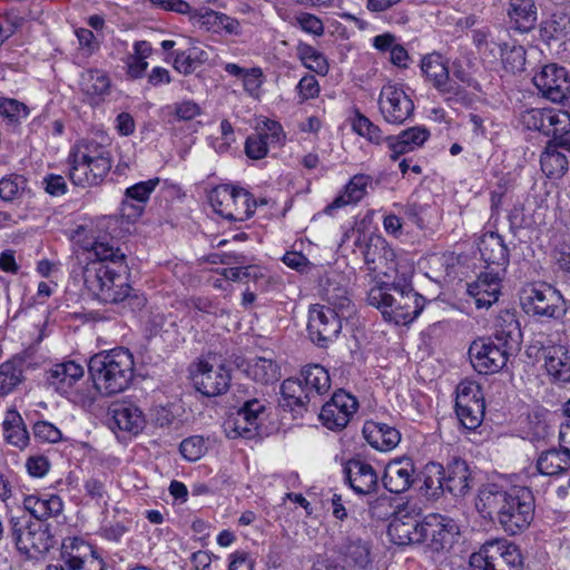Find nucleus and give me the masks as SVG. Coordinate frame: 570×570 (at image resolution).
Here are the masks:
<instances>
[{"label":"nucleus","mask_w":570,"mask_h":570,"mask_svg":"<svg viewBox=\"0 0 570 570\" xmlns=\"http://www.w3.org/2000/svg\"><path fill=\"white\" fill-rule=\"evenodd\" d=\"M415 480V464L410 458H397L391 460L384 470L382 482L391 493H403L407 491Z\"/></svg>","instance_id":"obj_24"},{"label":"nucleus","mask_w":570,"mask_h":570,"mask_svg":"<svg viewBox=\"0 0 570 570\" xmlns=\"http://www.w3.org/2000/svg\"><path fill=\"white\" fill-rule=\"evenodd\" d=\"M421 521L415 517H410L399 512L389 525V535L391 540L399 546L420 543Z\"/></svg>","instance_id":"obj_33"},{"label":"nucleus","mask_w":570,"mask_h":570,"mask_svg":"<svg viewBox=\"0 0 570 570\" xmlns=\"http://www.w3.org/2000/svg\"><path fill=\"white\" fill-rule=\"evenodd\" d=\"M110 428L137 435L146 426V416L141 409L131 402H118L109 407Z\"/></svg>","instance_id":"obj_25"},{"label":"nucleus","mask_w":570,"mask_h":570,"mask_svg":"<svg viewBox=\"0 0 570 570\" xmlns=\"http://www.w3.org/2000/svg\"><path fill=\"white\" fill-rule=\"evenodd\" d=\"M470 566L472 570H522L523 559L517 544L493 539L471 554Z\"/></svg>","instance_id":"obj_7"},{"label":"nucleus","mask_w":570,"mask_h":570,"mask_svg":"<svg viewBox=\"0 0 570 570\" xmlns=\"http://www.w3.org/2000/svg\"><path fill=\"white\" fill-rule=\"evenodd\" d=\"M522 304L527 313L544 317H557L564 311L562 295L547 283L528 286L523 291Z\"/></svg>","instance_id":"obj_13"},{"label":"nucleus","mask_w":570,"mask_h":570,"mask_svg":"<svg viewBox=\"0 0 570 570\" xmlns=\"http://www.w3.org/2000/svg\"><path fill=\"white\" fill-rule=\"evenodd\" d=\"M88 370L100 394H118L126 391L135 377L134 355L125 347L104 351L90 357Z\"/></svg>","instance_id":"obj_4"},{"label":"nucleus","mask_w":570,"mask_h":570,"mask_svg":"<svg viewBox=\"0 0 570 570\" xmlns=\"http://www.w3.org/2000/svg\"><path fill=\"white\" fill-rule=\"evenodd\" d=\"M357 409L358 402L353 395L338 391L323 405L320 420L328 430L341 431L346 428Z\"/></svg>","instance_id":"obj_20"},{"label":"nucleus","mask_w":570,"mask_h":570,"mask_svg":"<svg viewBox=\"0 0 570 570\" xmlns=\"http://www.w3.org/2000/svg\"><path fill=\"white\" fill-rule=\"evenodd\" d=\"M282 401L281 405L291 411H301L305 409L311 401L301 379H286L281 385Z\"/></svg>","instance_id":"obj_41"},{"label":"nucleus","mask_w":570,"mask_h":570,"mask_svg":"<svg viewBox=\"0 0 570 570\" xmlns=\"http://www.w3.org/2000/svg\"><path fill=\"white\" fill-rule=\"evenodd\" d=\"M324 296L328 307L338 312L344 318L350 316L352 304L344 287L328 285L324 288Z\"/></svg>","instance_id":"obj_52"},{"label":"nucleus","mask_w":570,"mask_h":570,"mask_svg":"<svg viewBox=\"0 0 570 570\" xmlns=\"http://www.w3.org/2000/svg\"><path fill=\"white\" fill-rule=\"evenodd\" d=\"M475 509L484 518L495 521L509 535L525 531L534 518V497L527 487L502 489L488 484L479 490Z\"/></svg>","instance_id":"obj_2"},{"label":"nucleus","mask_w":570,"mask_h":570,"mask_svg":"<svg viewBox=\"0 0 570 570\" xmlns=\"http://www.w3.org/2000/svg\"><path fill=\"white\" fill-rule=\"evenodd\" d=\"M213 209L229 220L244 222L252 217L256 204L252 195L229 185H219L209 194Z\"/></svg>","instance_id":"obj_11"},{"label":"nucleus","mask_w":570,"mask_h":570,"mask_svg":"<svg viewBox=\"0 0 570 570\" xmlns=\"http://www.w3.org/2000/svg\"><path fill=\"white\" fill-rule=\"evenodd\" d=\"M444 468L438 462H429L422 471L421 490L430 499H438L445 491Z\"/></svg>","instance_id":"obj_45"},{"label":"nucleus","mask_w":570,"mask_h":570,"mask_svg":"<svg viewBox=\"0 0 570 570\" xmlns=\"http://www.w3.org/2000/svg\"><path fill=\"white\" fill-rule=\"evenodd\" d=\"M337 552L348 567L364 569L371 562L370 547L360 538H346L338 546Z\"/></svg>","instance_id":"obj_40"},{"label":"nucleus","mask_w":570,"mask_h":570,"mask_svg":"<svg viewBox=\"0 0 570 570\" xmlns=\"http://www.w3.org/2000/svg\"><path fill=\"white\" fill-rule=\"evenodd\" d=\"M498 50L505 70L510 72L521 71L525 63V49L515 42L498 45Z\"/></svg>","instance_id":"obj_49"},{"label":"nucleus","mask_w":570,"mask_h":570,"mask_svg":"<svg viewBox=\"0 0 570 570\" xmlns=\"http://www.w3.org/2000/svg\"><path fill=\"white\" fill-rule=\"evenodd\" d=\"M265 411V404L261 400L253 399L246 401L242 409L238 410L237 414L240 416H246V421L253 423V425L258 431L261 415Z\"/></svg>","instance_id":"obj_62"},{"label":"nucleus","mask_w":570,"mask_h":570,"mask_svg":"<svg viewBox=\"0 0 570 570\" xmlns=\"http://www.w3.org/2000/svg\"><path fill=\"white\" fill-rule=\"evenodd\" d=\"M344 473L351 489L361 495L374 493L379 488V475L372 464L362 460H350Z\"/></svg>","instance_id":"obj_26"},{"label":"nucleus","mask_w":570,"mask_h":570,"mask_svg":"<svg viewBox=\"0 0 570 570\" xmlns=\"http://www.w3.org/2000/svg\"><path fill=\"white\" fill-rule=\"evenodd\" d=\"M504 273L487 269L475 281L468 284L466 292L473 298L476 308H489L499 299L501 281Z\"/></svg>","instance_id":"obj_23"},{"label":"nucleus","mask_w":570,"mask_h":570,"mask_svg":"<svg viewBox=\"0 0 570 570\" xmlns=\"http://www.w3.org/2000/svg\"><path fill=\"white\" fill-rule=\"evenodd\" d=\"M27 179L17 174L8 175L0 179V198L4 202H13L24 191Z\"/></svg>","instance_id":"obj_56"},{"label":"nucleus","mask_w":570,"mask_h":570,"mask_svg":"<svg viewBox=\"0 0 570 570\" xmlns=\"http://www.w3.org/2000/svg\"><path fill=\"white\" fill-rule=\"evenodd\" d=\"M412 273L402 272L400 279L392 284L381 283L370 288L367 302L370 305L381 309L385 321L395 325H407L412 323L424 307V297L416 293L411 284Z\"/></svg>","instance_id":"obj_3"},{"label":"nucleus","mask_w":570,"mask_h":570,"mask_svg":"<svg viewBox=\"0 0 570 570\" xmlns=\"http://www.w3.org/2000/svg\"><path fill=\"white\" fill-rule=\"evenodd\" d=\"M379 109L386 122L402 125L413 115L414 102L403 86L387 82L380 91Z\"/></svg>","instance_id":"obj_15"},{"label":"nucleus","mask_w":570,"mask_h":570,"mask_svg":"<svg viewBox=\"0 0 570 570\" xmlns=\"http://www.w3.org/2000/svg\"><path fill=\"white\" fill-rule=\"evenodd\" d=\"M421 70L426 80L445 99L453 96H460L459 87L454 86L450 79V69L440 53H430L423 57Z\"/></svg>","instance_id":"obj_22"},{"label":"nucleus","mask_w":570,"mask_h":570,"mask_svg":"<svg viewBox=\"0 0 570 570\" xmlns=\"http://www.w3.org/2000/svg\"><path fill=\"white\" fill-rule=\"evenodd\" d=\"M297 57L306 68L318 73H325L328 69L325 57L308 43L299 42L297 45Z\"/></svg>","instance_id":"obj_50"},{"label":"nucleus","mask_w":570,"mask_h":570,"mask_svg":"<svg viewBox=\"0 0 570 570\" xmlns=\"http://www.w3.org/2000/svg\"><path fill=\"white\" fill-rule=\"evenodd\" d=\"M352 129L357 135L366 138L370 142L380 145L383 140H385L380 127L358 111L355 114L352 120Z\"/></svg>","instance_id":"obj_54"},{"label":"nucleus","mask_w":570,"mask_h":570,"mask_svg":"<svg viewBox=\"0 0 570 570\" xmlns=\"http://www.w3.org/2000/svg\"><path fill=\"white\" fill-rule=\"evenodd\" d=\"M521 124L529 130L550 136L570 155V112L559 108H531L522 112Z\"/></svg>","instance_id":"obj_6"},{"label":"nucleus","mask_w":570,"mask_h":570,"mask_svg":"<svg viewBox=\"0 0 570 570\" xmlns=\"http://www.w3.org/2000/svg\"><path fill=\"white\" fill-rule=\"evenodd\" d=\"M179 450L186 460L195 462L207 452V443L203 436L193 435L181 441Z\"/></svg>","instance_id":"obj_59"},{"label":"nucleus","mask_w":570,"mask_h":570,"mask_svg":"<svg viewBox=\"0 0 570 570\" xmlns=\"http://www.w3.org/2000/svg\"><path fill=\"white\" fill-rule=\"evenodd\" d=\"M532 80L539 94L554 104L570 97V77L562 66L548 63L533 76Z\"/></svg>","instance_id":"obj_16"},{"label":"nucleus","mask_w":570,"mask_h":570,"mask_svg":"<svg viewBox=\"0 0 570 570\" xmlns=\"http://www.w3.org/2000/svg\"><path fill=\"white\" fill-rule=\"evenodd\" d=\"M79 86L87 101L92 106H98L109 96L111 79L106 71L90 68L81 72Z\"/></svg>","instance_id":"obj_29"},{"label":"nucleus","mask_w":570,"mask_h":570,"mask_svg":"<svg viewBox=\"0 0 570 570\" xmlns=\"http://www.w3.org/2000/svg\"><path fill=\"white\" fill-rule=\"evenodd\" d=\"M431 132L424 126H413L397 135L389 136L385 142L390 150V158L397 160L400 156L421 148L430 138Z\"/></svg>","instance_id":"obj_28"},{"label":"nucleus","mask_w":570,"mask_h":570,"mask_svg":"<svg viewBox=\"0 0 570 570\" xmlns=\"http://www.w3.org/2000/svg\"><path fill=\"white\" fill-rule=\"evenodd\" d=\"M372 181L373 179L370 175H354L344 186L342 193L337 195L334 200L325 208V212L330 214L334 209L357 204L366 195V189L372 184Z\"/></svg>","instance_id":"obj_34"},{"label":"nucleus","mask_w":570,"mask_h":570,"mask_svg":"<svg viewBox=\"0 0 570 570\" xmlns=\"http://www.w3.org/2000/svg\"><path fill=\"white\" fill-rule=\"evenodd\" d=\"M24 381L23 362L9 360L0 364V397L13 393Z\"/></svg>","instance_id":"obj_43"},{"label":"nucleus","mask_w":570,"mask_h":570,"mask_svg":"<svg viewBox=\"0 0 570 570\" xmlns=\"http://www.w3.org/2000/svg\"><path fill=\"white\" fill-rule=\"evenodd\" d=\"M75 35L78 39L80 50H82L87 57L99 50L100 43L91 30L78 28L75 30Z\"/></svg>","instance_id":"obj_63"},{"label":"nucleus","mask_w":570,"mask_h":570,"mask_svg":"<svg viewBox=\"0 0 570 570\" xmlns=\"http://www.w3.org/2000/svg\"><path fill=\"white\" fill-rule=\"evenodd\" d=\"M301 380L311 400L325 394L331 387L328 372L321 365H307L301 372Z\"/></svg>","instance_id":"obj_42"},{"label":"nucleus","mask_w":570,"mask_h":570,"mask_svg":"<svg viewBox=\"0 0 570 570\" xmlns=\"http://www.w3.org/2000/svg\"><path fill=\"white\" fill-rule=\"evenodd\" d=\"M33 435L37 440L48 443H57L62 439L61 431L48 421H38L33 425Z\"/></svg>","instance_id":"obj_61"},{"label":"nucleus","mask_w":570,"mask_h":570,"mask_svg":"<svg viewBox=\"0 0 570 570\" xmlns=\"http://www.w3.org/2000/svg\"><path fill=\"white\" fill-rule=\"evenodd\" d=\"M568 460H570V449H551L542 452L537 460V469L543 475H558L566 471Z\"/></svg>","instance_id":"obj_44"},{"label":"nucleus","mask_w":570,"mask_h":570,"mask_svg":"<svg viewBox=\"0 0 570 570\" xmlns=\"http://www.w3.org/2000/svg\"><path fill=\"white\" fill-rule=\"evenodd\" d=\"M451 82L459 87L460 96L448 98V101L465 102L468 98V89L480 90V83L471 76V73L463 67L461 62H453Z\"/></svg>","instance_id":"obj_48"},{"label":"nucleus","mask_w":570,"mask_h":570,"mask_svg":"<svg viewBox=\"0 0 570 570\" xmlns=\"http://www.w3.org/2000/svg\"><path fill=\"white\" fill-rule=\"evenodd\" d=\"M268 145H271L264 135L256 132L247 137L245 142V153L250 159H262L268 153Z\"/></svg>","instance_id":"obj_60"},{"label":"nucleus","mask_w":570,"mask_h":570,"mask_svg":"<svg viewBox=\"0 0 570 570\" xmlns=\"http://www.w3.org/2000/svg\"><path fill=\"white\" fill-rule=\"evenodd\" d=\"M246 416H240L236 414L234 419L227 420L224 424V431L228 439H237L243 438L246 440H252L258 435V431L253 425L246 421Z\"/></svg>","instance_id":"obj_53"},{"label":"nucleus","mask_w":570,"mask_h":570,"mask_svg":"<svg viewBox=\"0 0 570 570\" xmlns=\"http://www.w3.org/2000/svg\"><path fill=\"white\" fill-rule=\"evenodd\" d=\"M8 538L26 554L45 553L52 547L48 530L39 523H32L24 512L10 515Z\"/></svg>","instance_id":"obj_10"},{"label":"nucleus","mask_w":570,"mask_h":570,"mask_svg":"<svg viewBox=\"0 0 570 570\" xmlns=\"http://www.w3.org/2000/svg\"><path fill=\"white\" fill-rule=\"evenodd\" d=\"M483 393L474 382H462L456 390L455 412L460 423L468 430H475L484 416Z\"/></svg>","instance_id":"obj_14"},{"label":"nucleus","mask_w":570,"mask_h":570,"mask_svg":"<svg viewBox=\"0 0 570 570\" xmlns=\"http://www.w3.org/2000/svg\"><path fill=\"white\" fill-rule=\"evenodd\" d=\"M2 434L8 444L16 446L19 450L26 449L30 441L29 432L23 419L14 409H9L4 414Z\"/></svg>","instance_id":"obj_38"},{"label":"nucleus","mask_w":570,"mask_h":570,"mask_svg":"<svg viewBox=\"0 0 570 570\" xmlns=\"http://www.w3.org/2000/svg\"><path fill=\"white\" fill-rule=\"evenodd\" d=\"M509 334H495L493 338H478L469 348L472 366L480 374H493L502 370L512 351Z\"/></svg>","instance_id":"obj_8"},{"label":"nucleus","mask_w":570,"mask_h":570,"mask_svg":"<svg viewBox=\"0 0 570 570\" xmlns=\"http://www.w3.org/2000/svg\"><path fill=\"white\" fill-rule=\"evenodd\" d=\"M23 508L37 520H47L62 512L63 502L57 494L33 493L24 497Z\"/></svg>","instance_id":"obj_31"},{"label":"nucleus","mask_w":570,"mask_h":570,"mask_svg":"<svg viewBox=\"0 0 570 570\" xmlns=\"http://www.w3.org/2000/svg\"><path fill=\"white\" fill-rule=\"evenodd\" d=\"M420 543L432 554L448 550L459 533L455 521L446 515L430 513L423 518L420 527Z\"/></svg>","instance_id":"obj_12"},{"label":"nucleus","mask_w":570,"mask_h":570,"mask_svg":"<svg viewBox=\"0 0 570 570\" xmlns=\"http://www.w3.org/2000/svg\"><path fill=\"white\" fill-rule=\"evenodd\" d=\"M366 442L375 450L389 452L396 448L401 441V433L386 423L367 421L363 428Z\"/></svg>","instance_id":"obj_30"},{"label":"nucleus","mask_w":570,"mask_h":570,"mask_svg":"<svg viewBox=\"0 0 570 570\" xmlns=\"http://www.w3.org/2000/svg\"><path fill=\"white\" fill-rule=\"evenodd\" d=\"M153 6L180 14H188L189 21L207 32L219 33V20L223 12L209 8L193 10L185 0H148Z\"/></svg>","instance_id":"obj_21"},{"label":"nucleus","mask_w":570,"mask_h":570,"mask_svg":"<svg viewBox=\"0 0 570 570\" xmlns=\"http://www.w3.org/2000/svg\"><path fill=\"white\" fill-rule=\"evenodd\" d=\"M508 17L514 30L522 33L531 31L538 20L534 0H509Z\"/></svg>","instance_id":"obj_35"},{"label":"nucleus","mask_w":570,"mask_h":570,"mask_svg":"<svg viewBox=\"0 0 570 570\" xmlns=\"http://www.w3.org/2000/svg\"><path fill=\"white\" fill-rule=\"evenodd\" d=\"M194 384L202 394L206 396H216L225 393L230 384V373L228 368L213 360H200L197 368L193 373Z\"/></svg>","instance_id":"obj_19"},{"label":"nucleus","mask_w":570,"mask_h":570,"mask_svg":"<svg viewBox=\"0 0 570 570\" xmlns=\"http://www.w3.org/2000/svg\"><path fill=\"white\" fill-rule=\"evenodd\" d=\"M343 317L326 305H314L309 309L307 330L311 340L318 346L333 342L342 330Z\"/></svg>","instance_id":"obj_18"},{"label":"nucleus","mask_w":570,"mask_h":570,"mask_svg":"<svg viewBox=\"0 0 570 570\" xmlns=\"http://www.w3.org/2000/svg\"><path fill=\"white\" fill-rule=\"evenodd\" d=\"M244 91L253 99H259L263 95L265 76L261 67H253L246 70L243 79Z\"/></svg>","instance_id":"obj_58"},{"label":"nucleus","mask_w":570,"mask_h":570,"mask_svg":"<svg viewBox=\"0 0 570 570\" xmlns=\"http://www.w3.org/2000/svg\"><path fill=\"white\" fill-rule=\"evenodd\" d=\"M0 116L10 122H20L29 116V108L13 98H0Z\"/></svg>","instance_id":"obj_57"},{"label":"nucleus","mask_w":570,"mask_h":570,"mask_svg":"<svg viewBox=\"0 0 570 570\" xmlns=\"http://www.w3.org/2000/svg\"><path fill=\"white\" fill-rule=\"evenodd\" d=\"M95 258L82 269L83 286L96 299L106 304L125 301L131 292L126 255L108 242L83 245Z\"/></svg>","instance_id":"obj_1"},{"label":"nucleus","mask_w":570,"mask_h":570,"mask_svg":"<svg viewBox=\"0 0 570 570\" xmlns=\"http://www.w3.org/2000/svg\"><path fill=\"white\" fill-rule=\"evenodd\" d=\"M562 145L556 141H548L540 156L542 171L550 178L562 177L569 167L568 157L561 151Z\"/></svg>","instance_id":"obj_39"},{"label":"nucleus","mask_w":570,"mask_h":570,"mask_svg":"<svg viewBox=\"0 0 570 570\" xmlns=\"http://www.w3.org/2000/svg\"><path fill=\"white\" fill-rule=\"evenodd\" d=\"M245 372L249 379L264 385L273 384L282 376L281 366L272 355L249 360Z\"/></svg>","instance_id":"obj_37"},{"label":"nucleus","mask_w":570,"mask_h":570,"mask_svg":"<svg viewBox=\"0 0 570 570\" xmlns=\"http://www.w3.org/2000/svg\"><path fill=\"white\" fill-rule=\"evenodd\" d=\"M478 248L487 269L504 273L509 265V249L502 238L495 232H487L480 238Z\"/></svg>","instance_id":"obj_27"},{"label":"nucleus","mask_w":570,"mask_h":570,"mask_svg":"<svg viewBox=\"0 0 570 570\" xmlns=\"http://www.w3.org/2000/svg\"><path fill=\"white\" fill-rule=\"evenodd\" d=\"M85 497L94 501L96 505L106 508L109 501V493L104 479L89 476L83 481Z\"/></svg>","instance_id":"obj_55"},{"label":"nucleus","mask_w":570,"mask_h":570,"mask_svg":"<svg viewBox=\"0 0 570 570\" xmlns=\"http://www.w3.org/2000/svg\"><path fill=\"white\" fill-rule=\"evenodd\" d=\"M364 263L371 274L391 277L393 273L402 276V272L412 273L413 266L405 258H396L394 249L379 235H371L362 249Z\"/></svg>","instance_id":"obj_9"},{"label":"nucleus","mask_w":570,"mask_h":570,"mask_svg":"<svg viewBox=\"0 0 570 570\" xmlns=\"http://www.w3.org/2000/svg\"><path fill=\"white\" fill-rule=\"evenodd\" d=\"M544 367L553 380L559 382L570 381V356L567 347L550 345L542 348Z\"/></svg>","instance_id":"obj_36"},{"label":"nucleus","mask_w":570,"mask_h":570,"mask_svg":"<svg viewBox=\"0 0 570 570\" xmlns=\"http://www.w3.org/2000/svg\"><path fill=\"white\" fill-rule=\"evenodd\" d=\"M70 181L80 187H90L100 184L108 175L111 165V154L108 146L94 139L77 141L69 151Z\"/></svg>","instance_id":"obj_5"},{"label":"nucleus","mask_w":570,"mask_h":570,"mask_svg":"<svg viewBox=\"0 0 570 570\" xmlns=\"http://www.w3.org/2000/svg\"><path fill=\"white\" fill-rule=\"evenodd\" d=\"M279 17L289 26L298 28L307 35H312L314 37H321L324 35L325 28L322 19L313 13L298 11L294 16L279 13Z\"/></svg>","instance_id":"obj_47"},{"label":"nucleus","mask_w":570,"mask_h":570,"mask_svg":"<svg viewBox=\"0 0 570 570\" xmlns=\"http://www.w3.org/2000/svg\"><path fill=\"white\" fill-rule=\"evenodd\" d=\"M83 374V367L80 364L67 361L52 365L46 372V380L57 393L77 402L81 399L79 386Z\"/></svg>","instance_id":"obj_17"},{"label":"nucleus","mask_w":570,"mask_h":570,"mask_svg":"<svg viewBox=\"0 0 570 570\" xmlns=\"http://www.w3.org/2000/svg\"><path fill=\"white\" fill-rule=\"evenodd\" d=\"M24 466L30 476L43 478L50 470V462L45 455L36 454L26 460Z\"/></svg>","instance_id":"obj_64"},{"label":"nucleus","mask_w":570,"mask_h":570,"mask_svg":"<svg viewBox=\"0 0 570 570\" xmlns=\"http://www.w3.org/2000/svg\"><path fill=\"white\" fill-rule=\"evenodd\" d=\"M159 181V178H153L146 181H139L128 187L125 191L126 198L122 200V212H125L128 206L134 207L131 204H129L130 200H135L140 204L147 203L151 193L158 186Z\"/></svg>","instance_id":"obj_51"},{"label":"nucleus","mask_w":570,"mask_h":570,"mask_svg":"<svg viewBox=\"0 0 570 570\" xmlns=\"http://www.w3.org/2000/svg\"><path fill=\"white\" fill-rule=\"evenodd\" d=\"M134 52L125 59L127 75L134 79L141 78L148 68L147 58L150 57L151 45L146 40L136 41L132 45Z\"/></svg>","instance_id":"obj_46"},{"label":"nucleus","mask_w":570,"mask_h":570,"mask_svg":"<svg viewBox=\"0 0 570 570\" xmlns=\"http://www.w3.org/2000/svg\"><path fill=\"white\" fill-rule=\"evenodd\" d=\"M445 490L454 497L465 495L472 487V473L462 459L452 460L444 469Z\"/></svg>","instance_id":"obj_32"}]
</instances>
